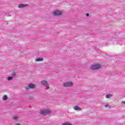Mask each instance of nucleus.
Returning <instances> with one entry per match:
<instances>
[{
  "label": "nucleus",
  "mask_w": 125,
  "mask_h": 125,
  "mask_svg": "<svg viewBox=\"0 0 125 125\" xmlns=\"http://www.w3.org/2000/svg\"><path fill=\"white\" fill-rule=\"evenodd\" d=\"M13 120H14V121H19V115H14L13 116Z\"/></svg>",
  "instance_id": "nucleus-8"
},
{
  "label": "nucleus",
  "mask_w": 125,
  "mask_h": 125,
  "mask_svg": "<svg viewBox=\"0 0 125 125\" xmlns=\"http://www.w3.org/2000/svg\"><path fill=\"white\" fill-rule=\"evenodd\" d=\"M35 88V84H29L27 86L25 87L26 91H29V90L32 88Z\"/></svg>",
  "instance_id": "nucleus-5"
},
{
  "label": "nucleus",
  "mask_w": 125,
  "mask_h": 125,
  "mask_svg": "<svg viewBox=\"0 0 125 125\" xmlns=\"http://www.w3.org/2000/svg\"><path fill=\"white\" fill-rule=\"evenodd\" d=\"M27 6H28V4H20L18 5V8H24Z\"/></svg>",
  "instance_id": "nucleus-7"
},
{
  "label": "nucleus",
  "mask_w": 125,
  "mask_h": 125,
  "mask_svg": "<svg viewBox=\"0 0 125 125\" xmlns=\"http://www.w3.org/2000/svg\"><path fill=\"white\" fill-rule=\"evenodd\" d=\"M105 108H107V107H108V108H112V106L109 105L108 104H106L105 105Z\"/></svg>",
  "instance_id": "nucleus-13"
},
{
  "label": "nucleus",
  "mask_w": 125,
  "mask_h": 125,
  "mask_svg": "<svg viewBox=\"0 0 125 125\" xmlns=\"http://www.w3.org/2000/svg\"><path fill=\"white\" fill-rule=\"evenodd\" d=\"M102 67V65L100 64V63H94L93 65H91L90 66V69L92 70H98V69H100Z\"/></svg>",
  "instance_id": "nucleus-1"
},
{
  "label": "nucleus",
  "mask_w": 125,
  "mask_h": 125,
  "mask_svg": "<svg viewBox=\"0 0 125 125\" xmlns=\"http://www.w3.org/2000/svg\"><path fill=\"white\" fill-rule=\"evenodd\" d=\"M52 113L50 109H44L42 110L41 114L42 115H46Z\"/></svg>",
  "instance_id": "nucleus-3"
},
{
  "label": "nucleus",
  "mask_w": 125,
  "mask_h": 125,
  "mask_svg": "<svg viewBox=\"0 0 125 125\" xmlns=\"http://www.w3.org/2000/svg\"><path fill=\"white\" fill-rule=\"evenodd\" d=\"M15 125H21L20 123L16 124Z\"/></svg>",
  "instance_id": "nucleus-16"
},
{
  "label": "nucleus",
  "mask_w": 125,
  "mask_h": 125,
  "mask_svg": "<svg viewBox=\"0 0 125 125\" xmlns=\"http://www.w3.org/2000/svg\"><path fill=\"white\" fill-rule=\"evenodd\" d=\"M7 96L6 95H5L4 96H3L2 97V100L4 101H6V100H7Z\"/></svg>",
  "instance_id": "nucleus-12"
},
{
  "label": "nucleus",
  "mask_w": 125,
  "mask_h": 125,
  "mask_svg": "<svg viewBox=\"0 0 125 125\" xmlns=\"http://www.w3.org/2000/svg\"><path fill=\"white\" fill-rule=\"evenodd\" d=\"M74 109L75 111H81L82 110L81 108L78 106H74Z\"/></svg>",
  "instance_id": "nucleus-9"
},
{
  "label": "nucleus",
  "mask_w": 125,
  "mask_h": 125,
  "mask_svg": "<svg viewBox=\"0 0 125 125\" xmlns=\"http://www.w3.org/2000/svg\"><path fill=\"white\" fill-rule=\"evenodd\" d=\"M62 125H72V124L71 123H64Z\"/></svg>",
  "instance_id": "nucleus-15"
},
{
  "label": "nucleus",
  "mask_w": 125,
  "mask_h": 125,
  "mask_svg": "<svg viewBox=\"0 0 125 125\" xmlns=\"http://www.w3.org/2000/svg\"><path fill=\"white\" fill-rule=\"evenodd\" d=\"M112 96H113V95L112 94H107L105 96V97L106 98L110 99Z\"/></svg>",
  "instance_id": "nucleus-11"
},
{
  "label": "nucleus",
  "mask_w": 125,
  "mask_h": 125,
  "mask_svg": "<svg viewBox=\"0 0 125 125\" xmlns=\"http://www.w3.org/2000/svg\"><path fill=\"white\" fill-rule=\"evenodd\" d=\"M13 79V77H9L7 78L8 81H11Z\"/></svg>",
  "instance_id": "nucleus-14"
},
{
  "label": "nucleus",
  "mask_w": 125,
  "mask_h": 125,
  "mask_svg": "<svg viewBox=\"0 0 125 125\" xmlns=\"http://www.w3.org/2000/svg\"><path fill=\"white\" fill-rule=\"evenodd\" d=\"M11 16L10 15H9V16Z\"/></svg>",
  "instance_id": "nucleus-19"
},
{
  "label": "nucleus",
  "mask_w": 125,
  "mask_h": 125,
  "mask_svg": "<svg viewBox=\"0 0 125 125\" xmlns=\"http://www.w3.org/2000/svg\"><path fill=\"white\" fill-rule=\"evenodd\" d=\"M122 104H125V101L122 102Z\"/></svg>",
  "instance_id": "nucleus-18"
},
{
  "label": "nucleus",
  "mask_w": 125,
  "mask_h": 125,
  "mask_svg": "<svg viewBox=\"0 0 125 125\" xmlns=\"http://www.w3.org/2000/svg\"><path fill=\"white\" fill-rule=\"evenodd\" d=\"M86 16L87 17L88 16H89V14H86Z\"/></svg>",
  "instance_id": "nucleus-17"
},
{
  "label": "nucleus",
  "mask_w": 125,
  "mask_h": 125,
  "mask_svg": "<svg viewBox=\"0 0 125 125\" xmlns=\"http://www.w3.org/2000/svg\"><path fill=\"white\" fill-rule=\"evenodd\" d=\"M43 61V59L42 58H39L35 60V61L36 62H40L41 61Z\"/></svg>",
  "instance_id": "nucleus-10"
},
{
  "label": "nucleus",
  "mask_w": 125,
  "mask_h": 125,
  "mask_svg": "<svg viewBox=\"0 0 125 125\" xmlns=\"http://www.w3.org/2000/svg\"><path fill=\"white\" fill-rule=\"evenodd\" d=\"M63 86H64V87H70L71 86H73V83L72 82L64 83H63Z\"/></svg>",
  "instance_id": "nucleus-4"
},
{
  "label": "nucleus",
  "mask_w": 125,
  "mask_h": 125,
  "mask_svg": "<svg viewBox=\"0 0 125 125\" xmlns=\"http://www.w3.org/2000/svg\"><path fill=\"white\" fill-rule=\"evenodd\" d=\"M62 13L63 11L58 10H56L52 12V14L54 16H60Z\"/></svg>",
  "instance_id": "nucleus-2"
},
{
  "label": "nucleus",
  "mask_w": 125,
  "mask_h": 125,
  "mask_svg": "<svg viewBox=\"0 0 125 125\" xmlns=\"http://www.w3.org/2000/svg\"><path fill=\"white\" fill-rule=\"evenodd\" d=\"M41 84H42V85H43L44 86H45V87H49V84H48V83L46 81H42L41 82Z\"/></svg>",
  "instance_id": "nucleus-6"
}]
</instances>
